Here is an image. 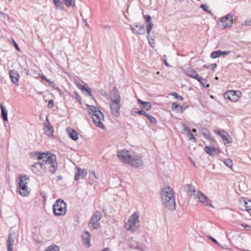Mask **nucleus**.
<instances>
[{"mask_svg": "<svg viewBox=\"0 0 251 251\" xmlns=\"http://www.w3.org/2000/svg\"><path fill=\"white\" fill-rule=\"evenodd\" d=\"M161 199L164 206L169 210L176 209L175 197L173 189L167 186L164 187L161 193Z\"/></svg>", "mask_w": 251, "mask_h": 251, "instance_id": "obj_1", "label": "nucleus"}, {"mask_svg": "<svg viewBox=\"0 0 251 251\" xmlns=\"http://www.w3.org/2000/svg\"><path fill=\"white\" fill-rule=\"evenodd\" d=\"M89 107L88 111L91 115L95 125L102 129L104 128L102 121H104V115L103 113L97 107L87 104Z\"/></svg>", "mask_w": 251, "mask_h": 251, "instance_id": "obj_2", "label": "nucleus"}, {"mask_svg": "<svg viewBox=\"0 0 251 251\" xmlns=\"http://www.w3.org/2000/svg\"><path fill=\"white\" fill-rule=\"evenodd\" d=\"M125 228L129 231L137 230L139 227V215L134 213L128 219L127 222L125 226Z\"/></svg>", "mask_w": 251, "mask_h": 251, "instance_id": "obj_3", "label": "nucleus"}, {"mask_svg": "<svg viewBox=\"0 0 251 251\" xmlns=\"http://www.w3.org/2000/svg\"><path fill=\"white\" fill-rule=\"evenodd\" d=\"M53 212L55 216H62L66 212V203L60 199L55 201L53 205Z\"/></svg>", "mask_w": 251, "mask_h": 251, "instance_id": "obj_4", "label": "nucleus"}, {"mask_svg": "<svg viewBox=\"0 0 251 251\" xmlns=\"http://www.w3.org/2000/svg\"><path fill=\"white\" fill-rule=\"evenodd\" d=\"M28 181L29 177L26 175L20 177L18 188L19 194L22 196H27L29 193L27 187Z\"/></svg>", "mask_w": 251, "mask_h": 251, "instance_id": "obj_5", "label": "nucleus"}, {"mask_svg": "<svg viewBox=\"0 0 251 251\" xmlns=\"http://www.w3.org/2000/svg\"><path fill=\"white\" fill-rule=\"evenodd\" d=\"M194 199L199 202L203 203L204 205L213 207L210 201L207 197L199 190L193 189Z\"/></svg>", "mask_w": 251, "mask_h": 251, "instance_id": "obj_6", "label": "nucleus"}, {"mask_svg": "<svg viewBox=\"0 0 251 251\" xmlns=\"http://www.w3.org/2000/svg\"><path fill=\"white\" fill-rule=\"evenodd\" d=\"M127 164L132 167L138 168L141 167L143 164V161L140 155L132 154Z\"/></svg>", "mask_w": 251, "mask_h": 251, "instance_id": "obj_7", "label": "nucleus"}, {"mask_svg": "<svg viewBox=\"0 0 251 251\" xmlns=\"http://www.w3.org/2000/svg\"><path fill=\"white\" fill-rule=\"evenodd\" d=\"M102 215L100 212L97 211L91 217L89 222L90 226L93 229H98L100 227V221L101 219Z\"/></svg>", "mask_w": 251, "mask_h": 251, "instance_id": "obj_8", "label": "nucleus"}, {"mask_svg": "<svg viewBox=\"0 0 251 251\" xmlns=\"http://www.w3.org/2000/svg\"><path fill=\"white\" fill-rule=\"evenodd\" d=\"M50 152H43L35 151L31 153V156L32 158L36 159L38 160H41V163H43L44 165L45 164L49 158Z\"/></svg>", "mask_w": 251, "mask_h": 251, "instance_id": "obj_9", "label": "nucleus"}, {"mask_svg": "<svg viewBox=\"0 0 251 251\" xmlns=\"http://www.w3.org/2000/svg\"><path fill=\"white\" fill-rule=\"evenodd\" d=\"M233 23V15L229 13L226 16L221 18L219 22V25L225 29L228 27H231Z\"/></svg>", "mask_w": 251, "mask_h": 251, "instance_id": "obj_10", "label": "nucleus"}, {"mask_svg": "<svg viewBox=\"0 0 251 251\" xmlns=\"http://www.w3.org/2000/svg\"><path fill=\"white\" fill-rule=\"evenodd\" d=\"M132 155V154H130L129 152L126 150H121L117 152V156L119 159L127 164L130 159Z\"/></svg>", "mask_w": 251, "mask_h": 251, "instance_id": "obj_11", "label": "nucleus"}, {"mask_svg": "<svg viewBox=\"0 0 251 251\" xmlns=\"http://www.w3.org/2000/svg\"><path fill=\"white\" fill-rule=\"evenodd\" d=\"M110 107L112 115L115 117H118L120 115L119 110L121 108L120 100L111 101Z\"/></svg>", "mask_w": 251, "mask_h": 251, "instance_id": "obj_12", "label": "nucleus"}, {"mask_svg": "<svg viewBox=\"0 0 251 251\" xmlns=\"http://www.w3.org/2000/svg\"><path fill=\"white\" fill-rule=\"evenodd\" d=\"M238 94H241L239 91L229 90L225 93L224 98L225 99H228L231 101L235 102L239 99V97Z\"/></svg>", "mask_w": 251, "mask_h": 251, "instance_id": "obj_13", "label": "nucleus"}, {"mask_svg": "<svg viewBox=\"0 0 251 251\" xmlns=\"http://www.w3.org/2000/svg\"><path fill=\"white\" fill-rule=\"evenodd\" d=\"M215 133L221 137L225 145L231 142V138L230 137L228 133L225 131L215 130Z\"/></svg>", "mask_w": 251, "mask_h": 251, "instance_id": "obj_14", "label": "nucleus"}, {"mask_svg": "<svg viewBox=\"0 0 251 251\" xmlns=\"http://www.w3.org/2000/svg\"><path fill=\"white\" fill-rule=\"evenodd\" d=\"M16 238V234L14 231L9 233L8 239L6 241L7 251H13V245Z\"/></svg>", "mask_w": 251, "mask_h": 251, "instance_id": "obj_15", "label": "nucleus"}, {"mask_svg": "<svg viewBox=\"0 0 251 251\" xmlns=\"http://www.w3.org/2000/svg\"><path fill=\"white\" fill-rule=\"evenodd\" d=\"M9 75L12 82L16 86H18L20 78L18 72L15 70H10L9 71Z\"/></svg>", "mask_w": 251, "mask_h": 251, "instance_id": "obj_16", "label": "nucleus"}, {"mask_svg": "<svg viewBox=\"0 0 251 251\" xmlns=\"http://www.w3.org/2000/svg\"><path fill=\"white\" fill-rule=\"evenodd\" d=\"M77 172L75 175V181H77L80 179H84L87 175V171L85 169H81L78 167H76Z\"/></svg>", "mask_w": 251, "mask_h": 251, "instance_id": "obj_17", "label": "nucleus"}, {"mask_svg": "<svg viewBox=\"0 0 251 251\" xmlns=\"http://www.w3.org/2000/svg\"><path fill=\"white\" fill-rule=\"evenodd\" d=\"M134 26L136 27V29L133 27L132 25H130V29L132 30V32L135 34H143L145 33V29L144 26L143 25H138L137 24H135L134 25Z\"/></svg>", "mask_w": 251, "mask_h": 251, "instance_id": "obj_18", "label": "nucleus"}, {"mask_svg": "<svg viewBox=\"0 0 251 251\" xmlns=\"http://www.w3.org/2000/svg\"><path fill=\"white\" fill-rule=\"evenodd\" d=\"M204 151L208 154L212 156L218 154L220 152V150L217 148L206 146L204 148Z\"/></svg>", "mask_w": 251, "mask_h": 251, "instance_id": "obj_19", "label": "nucleus"}, {"mask_svg": "<svg viewBox=\"0 0 251 251\" xmlns=\"http://www.w3.org/2000/svg\"><path fill=\"white\" fill-rule=\"evenodd\" d=\"M185 74L186 75H187L189 77L194 78V79H196L199 76L198 75L197 72L191 68H188L186 69Z\"/></svg>", "mask_w": 251, "mask_h": 251, "instance_id": "obj_20", "label": "nucleus"}, {"mask_svg": "<svg viewBox=\"0 0 251 251\" xmlns=\"http://www.w3.org/2000/svg\"><path fill=\"white\" fill-rule=\"evenodd\" d=\"M47 120L48 121V125L45 126L44 127V132L45 134L49 136H50L53 135V133L54 132V129L53 127L50 125V123L47 118Z\"/></svg>", "mask_w": 251, "mask_h": 251, "instance_id": "obj_21", "label": "nucleus"}, {"mask_svg": "<svg viewBox=\"0 0 251 251\" xmlns=\"http://www.w3.org/2000/svg\"><path fill=\"white\" fill-rule=\"evenodd\" d=\"M81 237L83 243L86 245H88V247H89L90 245V241L91 237L90 233L88 231H86L82 234Z\"/></svg>", "mask_w": 251, "mask_h": 251, "instance_id": "obj_22", "label": "nucleus"}, {"mask_svg": "<svg viewBox=\"0 0 251 251\" xmlns=\"http://www.w3.org/2000/svg\"><path fill=\"white\" fill-rule=\"evenodd\" d=\"M110 99L111 101L120 100V96L119 91L116 89H113L111 93Z\"/></svg>", "mask_w": 251, "mask_h": 251, "instance_id": "obj_23", "label": "nucleus"}, {"mask_svg": "<svg viewBox=\"0 0 251 251\" xmlns=\"http://www.w3.org/2000/svg\"><path fill=\"white\" fill-rule=\"evenodd\" d=\"M69 137L73 140L76 141L78 139V135L77 132L73 129H68V130Z\"/></svg>", "mask_w": 251, "mask_h": 251, "instance_id": "obj_24", "label": "nucleus"}, {"mask_svg": "<svg viewBox=\"0 0 251 251\" xmlns=\"http://www.w3.org/2000/svg\"><path fill=\"white\" fill-rule=\"evenodd\" d=\"M1 117L4 121H7V110L6 107L2 104L0 105Z\"/></svg>", "mask_w": 251, "mask_h": 251, "instance_id": "obj_25", "label": "nucleus"}, {"mask_svg": "<svg viewBox=\"0 0 251 251\" xmlns=\"http://www.w3.org/2000/svg\"><path fill=\"white\" fill-rule=\"evenodd\" d=\"M240 203L244 206L246 210H251V201H247L243 199L240 201Z\"/></svg>", "mask_w": 251, "mask_h": 251, "instance_id": "obj_26", "label": "nucleus"}, {"mask_svg": "<svg viewBox=\"0 0 251 251\" xmlns=\"http://www.w3.org/2000/svg\"><path fill=\"white\" fill-rule=\"evenodd\" d=\"M58 168V163L57 161L53 162L52 164L50 165L49 170L51 174H54Z\"/></svg>", "mask_w": 251, "mask_h": 251, "instance_id": "obj_27", "label": "nucleus"}, {"mask_svg": "<svg viewBox=\"0 0 251 251\" xmlns=\"http://www.w3.org/2000/svg\"><path fill=\"white\" fill-rule=\"evenodd\" d=\"M202 134L206 139L213 141V139L211 137L209 131L206 128L202 129Z\"/></svg>", "mask_w": 251, "mask_h": 251, "instance_id": "obj_28", "label": "nucleus"}, {"mask_svg": "<svg viewBox=\"0 0 251 251\" xmlns=\"http://www.w3.org/2000/svg\"><path fill=\"white\" fill-rule=\"evenodd\" d=\"M56 161V157L54 154L51 153L50 154L49 158L48 159L46 164H48L50 165L53 163L54 162Z\"/></svg>", "mask_w": 251, "mask_h": 251, "instance_id": "obj_29", "label": "nucleus"}, {"mask_svg": "<svg viewBox=\"0 0 251 251\" xmlns=\"http://www.w3.org/2000/svg\"><path fill=\"white\" fill-rule=\"evenodd\" d=\"M202 86H203L205 88H208L209 86V84H206V81L205 79L203 78L202 77L199 76V77L196 79Z\"/></svg>", "mask_w": 251, "mask_h": 251, "instance_id": "obj_30", "label": "nucleus"}, {"mask_svg": "<svg viewBox=\"0 0 251 251\" xmlns=\"http://www.w3.org/2000/svg\"><path fill=\"white\" fill-rule=\"evenodd\" d=\"M55 8L57 9L62 10L63 9V3L60 0H56L53 1Z\"/></svg>", "mask_w": 251, "mask_h": 251, "instance_id": "obj_31", "label": "nucleus"}, {"mask_svg": "<svg viewBox=\"0 0 251 251\" xmlns=\"http://www.w3.org/2000/svg\"><path fill=\"white\" fill-rule=\"evenodd\" d=\"M172 107L174 109H176L177 108H179L181 112H182L185 109V108H184L183 106L179 105L176 102L172 103Z\"/></svg>", "mask_w": 251, "mask_h": 251, "instance_id": "obj_32", "label": "nucleus"}, {"mask_svg": "<svg viewBox=\"0 0 251 251\" xmlns=\"http://www.w3.org/2000/svg\"><path fill=\"white\" fill-rule=\"evenodd\" d=\"M142 108L149 111L151 108V104L150 102H145L142 105Z\"/></svg>", "mask_w": 251, "mask_h": 251, "instance_id": "obj_33", "label": "nucleus"}, {"mask_svg": "<svg viewBox=\"0 0 251 251\" xmlns=\"http://www.w3.org/2000/svg\"><path fill=\"white\" fill-rule=\"evenodd\" d=\"M220 50L212 51L210 54V57L213 59L220 56Z\"/></svg>", "mask_w": 251, "mask_h": 251, "instance_id": "obj_34", "label": "nucleus"}, {"mask_svg": "<svg viewBox=\"0 0 251 251\" xmlns=\"http://www.w3.org/2000/svg\"><path fill=\"white\" fill-rule=\"evenodd\" d=\"M146 117L149 119V120L150 121V122L151 123H152V124L154 125L156 123V120L153 116L147 113V114L146 115Z\"/></svg>", "mask_w": 251, "mask_h": 251, "instance_id": "obj_35", "label": "nucleus"}, {"mask_svg": "<svg viewBox=\"0 0 251 251\" xmlns=\"http://www.w3.org/2000/svg\"><path fill=\"white\" fill-rule=\"evenodd\" d=\"M225 164L228 167L231 168L232 166V161L230 159H226L224 160Z\"/></svg>", "mask_w": 251, "mask_h": 251, "instance_id": "obj_36", "label": "nucleus"}, {"mask_svg": "<svg viewBox=\"0 0 251 251\" xmlns=\"http://www.w3.org/2000/svg\"><path fill=\"white\" fill-rule=\"evenodd\" d=\"M153 25L151 22L148 23V24L147 25V32L148 35H150V32L151 30L153 27Z\"/></svg>", "mask_w": 251, "mask_h": 251, "instance_id": "obj_37", "label": "nucleus"}, {"mask_svg": "<svg viewBox=\"0 0 251 251\" xmlns=\"http://www.w3.org/2000/svg\"><path fill=\"white\" fill-rule=\"evenodd\" d=\"M217 65L216 63H214L209 65H204L203 66V67L206 69H209L212 70H214V69L217 67Z\"/></svg>", "mask_w": 251, "mask_h": 251, "instance_id": "obj_38", "label": "nucleus"}, {"mask_svg": "<svg viewBox=\"0 0 251 251\" xmlns=\"http://www.w3.org/2000/svg\"><path fill=\"white\" fill-rule=\"evenodd\" d=\"M170 95L173 96H174V98L176 99L177 100H183V97L181 96L178 95L176 92H173V93H171Z\"/></svg>", "mask_w": 251, "mask_h": 251, "instance_id": "obj_39", "label": "nucleus"}, {"mask_svg": "<svg viewBox=\"0 0 251 251\" xmlns=\"http://www.w3.org/2000/svg\"><path fill=\"white\" fill-rule=\"evenodd\" d=\"M80 88L82 91H86L88 93V95H89L90 96H92L90 89L88 88H86L85 86L81 85Z\"/></svg>", "mask_w": 251, "mask_h": 251, "instance_id": "obj_40", "label": "nucleus"}, {"mask_svg": "<svg viewBox=\"0 0 251 251\" xmlns=\"http://www.w3.org/2000/svg\"><path fill=\"white\" fill-rule=\"evenodd\" d=\"M49 251H59V248L57 246H50L49 247Z\"/></svg>", "mask_w": 251, "mask_h": 251, "instance_id": "obj_41", "label": "nucleus"}, {"mask_svg": "<svg viewBox=\"0 0 251 251\" xmlns=\"http://www.w3.org/2000/svg\"><path fill=\"white\" fill-rule=\"evenodd\" d=\"M187 135L188 137H189L190 140H194L195 142L196 141V138L194 137V135L191 132L187 133Z\"/></svg>", "mask_w": 251, "mask_h": 251, "instance_id": "obj_42", "label": "nucleus"}, {"mask_svg": "<svg viewBox=\"0 0 251 251\" xmlns=\"http://www.w3.org/2000/svg\"><path fill=\"white\" fill-rule=\"evenodd\" d=\"M63 1L67 7H70L72 5V0H63Z\"/></svg>", "mask_w": 251, "mask_h": 251, "instance_id": "obj_43", "label": "nucleus"}, {"mask_svg": "<svg viewBox=\"0 0 251 251\" xmlns=\"http://www.w3.org/2000/svg\"><path fill=\"white\" fill-rule=\"evenodd\" d=\"M201 8L203 10L206 11L207 12H210L208 9L209 8V6L207 5L206 4H203L201 5Z\"/></svg>", "mask_w": 251, "mask_h": 251, "instance_id": "obj_44", "label": "nucleus"}, {"mask_svg": "<svg viewBox=\"0 0 251 251\" xmlns=\"http://www.w3.org/2000/svg\"><path fill=\"white\" fill-rule=\"evenodd\" d=\"M74 94L75 99L80 103H81V97H80L78 93H77L76 92H74Z\"/></svg>", "mask_w": 251, "mask_h": 251, "instance_id": "obj_45", "label": "nucleus"}, {"mask_svg": "<svg viewBox=\"0 0 251 251\" xmlns=\"http://www.w3.org/2000/svg\"><path fill=\"white\" fill-rule=\"evenodd\" d=\"M241 226L245 228V229H246L248 231H251V226L248 225H245L242 224H241Z\"/></svg>", "mask_w": 251, "mask_h": 251, "instance_id": "obj_46", "label": "nucleus"}, {"mask_svg": "<svg viewBox=\"0 0 251 251\" xmlns=\"http://www.w3.org/2000/svg\"><path fill=\"white\" fill-rule=\"evenodd\" d=\"M90 177H94V178H96V179H98V178H99L98 176H97L96 175V173H95V172H94V171H90Z\"/></svg>", "mask_w": 251, "mask_h": 251, "instance_id": "obj_47", "label": "nucleus"}, {"mask_svg": "<svg viewBox=\"0 0 251 251\" xmlns=\"http://www.w3.org/2000/svg\"><path fill=\"white\" fill-rule=\"evenodd\" d=\"M230 52V51H222L220 50V55L223 56H226L229 54Z\"/></svg>", "mask_w": 251, "mask_h": 251, "instance_id": "obj_48", "label": "nucleus"}, {"mask_svg": "<svg viewBox=\"0 0 251 251\" xmlns=\"http://www.w3.org/2000/svg\"><path fill=\"white\" fill-rule=\"evenodd\" d=\"M42 165H44L43 163H41V162H37V163H35V164L32 165L31 166V167H32L36 168L37 167V166H39L40 167V168H42Z\"/></svg>", "mask_w": 251, "mask_h": 251, "instance_id": "obj_49", "label": "nucleus"}, {"mask_svg": "<svg viewBox=\"0 0 251 251\" xmlns=\"http://www.w3.org/2000/svg\"><path fill=\"white\" fill-rule=\"evenodd\" d=\"M53 106H54V101H53V100H49L48 106L49 108H52L53 107Z\"/></svg>", "mask_w": 251, "mask_h": 251, "instance_id": "obj_50", "label": "nucleus"}, {"mask_svg": "<svg viewBox=\"0 0 251 251\" xmlns=\"http://www.w3.org/2000/svg\"><path fill=\"white\" fill-rule=\"evenodd\" d=\"M135 113L137 114H140V115H143L145 116H146V115L147 114V113L146 112V111L144 110H140L136 111Z\"/></svg>", "mask_w": 251, "mask_h": 251, "instance_id": "obj_51", "label": "nucleus"}, {"mask_svg": "<svg viewBox=\"0 0 251 251\" xmlns=\"http://www.w3.org/2000/svg\"><path fill=\"white\" fill-rule=\"evenodd\" d=\"M145 20H146L147 23L150 22V20L151 19V17L150 15H147L144 16Z\"/></svg>", "mask_w": 251, "mask_h": 251, "instance_id": "obj_52", "label": "nucleus"}, {"mask_svg": "<svg viewBox=\"0 0 251 251\" xmlns=\"http://www.w3.org/2000/svg\"><path fill=\"white\" fill-rule=\"evenodd\" d=\"M251 24V20L248 19L246 20L245 22H244V25L246 26H249Z\"/></svg>", "mask_w": 251, "mask_h": 251, "instance_id": "obj_53", "label": "nucleus"}, {"mask_svg": "<svg viewBox=\"0 0 251 251\" xmlns=\"http://www.w3.org/2000/svg\"><path fill=\"white\" fill-rule=\"evenodd\" d=\"M184 130L187 131V133L191 132L190 128L188 126L185 125H184Z\"/></svg>", "mask_w": 251, "mask_h": 251, "instance_id": "obj_54", "label": "nucleus"}, {"mask_svg": "<svg viewBox=\"0 0 251 251\" xmlns=\"http://www.w3.org/2000/svg\"><path fill=\"white\" fill-rule=\"evenodd\" d=\"M208 238L213 242L218 244V242L217 241V240L212 237H211V236H208Z\"/></svg>", "mask_w": 251, "mask_h": 251, "instance_id": "obj_55", "label": "nucleus"}, {"mask_svg": "<svg viewBox=\"0 0 251 251\" xmlns=\"http://www.w3.org/2000/svg\"><path fill=\"white\" fill-rule=\"evenodd\" d=\"M14 47H15V48L17 50L20 51V49H19L18 45L17 44V43L16 42H15L14 41Z\"/></svg>", "mask_w": 251, "mask_h": 251, "instance_id": "obj_56", "label": "nucleus"}, {"mask_svg": "<svg viewBox=\"0 0 251 251\" xmlns=\"http://www.w3.org/2000/svg\"><path fill=\"white\" fill-rule=\"evenodd\" d=\"M46 81L49 83L50 84H53V82L51 81H50V79H49L48 78H47Z\"/></svg>", "mask_w": 251, "mask_h": 251, "instance_id": "obj_57", "label": "nucleus"}, {"mask_svg": "<svg viewBox=\"0 0 251 251\" xmlns=\"http://www.w3.org/2000/svg\"><path fill=\"white\" fill-rule=\"evenodd\" d=\"M41 77L42 79L43 80H46V79L47 78L44 75H43V74H42L41 75Z\"/></svg>", "mask_w": 251, "mask_h": 251, "instance_id": "obj_58", "label": "nucleus"}, {"mask_svg": "<svg viewBox=\"0 0 251 251\" xmlns=\"http://www.w3.org/2000/svg\"><path fill=\"white\" fill-rule=\"evenodd\" d=\"M142 105H143V104H144V103L145 102L144 101H143L142 100H141L140 99H138L137 100Z\"/></svg>", "mask_w": 251, "mask_h": 251, "instance_id": "obj_59", "label": "nucleus"}, {"mask_svg": "<svg viewBox=\"0 0 251 251\" xmlns=\"http://www.w3.org/2000/svg\"><path fill=\"white\" fill-rule=\"evenodd\" d=\"M62 176H57V179H58V180H61V179H62Z\"/></svg>", "mask_w": 251, "mask_h": 251, "instance_id": "obj_60", "label": "nucleus"}, {"mask_svg": "<svg viewBox=\"0 0 251 251\" xmlns=\"http://www.w3.org/2000/svg\"><path fill=\"white\" fill-rule=\"evenodd\" d=\"M164 64L167 66H169V64H168V63L167 62V61L166 60H164Z\"/></svg>", "mask_w": 251, "mask_h": 251, "instance_id": "obj_61", "label": "nucleus"}, {"mask_svg": "<svg viewBox=\"0 0 251 251\" xmlns=\"http://www.w3.org/2000/svg\"><path fill=\"white\" fill-rule=\"evenodd\" d=\"M83 21L84 23H85V25L86 26H88V24L86 23V20H85L84 19H83Z\"/></svg>", "mask_w": 251, "mask_h": 251, "instance_id": "obj_62", "label": "nucleus"}, {"mask_svg": "<svg viewBox=\"0 0 251 251\" xmlns=\"http://www.w3.org/2000/svg\"><path fill=\"white\" fill-rule=\"evenodd\" d=\"M46 197H46V196L45 195H44V196H43V198L44 200H45V201L46 200Z\"/></svg>", "mask_w": 251, "mask_h": 251, "instance_id": "obj_63", "label": "nucleus"}, {"mask_svg": "<svg viewBox=\"0 0 251 251\" xmlns=\"http://www.w3.org/2000/svg\"><path fill=\"white\" fill-rule=\"evenodd\" d=\"M192 131H193V132H196L197 131V129H195V128H193V129H192Z\"/></svg>", "mask_w": 251, "mask_h": 251, "instance_id": "obj_64", "label": "nucleus"}]
</instances>
